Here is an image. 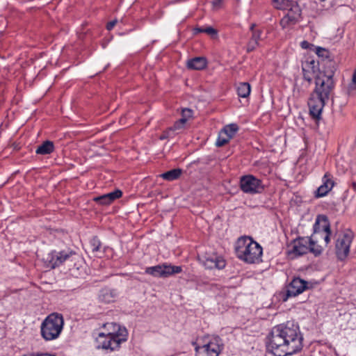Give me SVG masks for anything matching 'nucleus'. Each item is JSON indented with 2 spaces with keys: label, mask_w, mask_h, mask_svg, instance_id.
<instances>
[{
  "label": "nucleus",
  "mask_w": 356,
  "mask_h": 356,
  "mask_svg": "<svg viewBox=\"0 0 356 356\" xmlns=\"http://www.w3.org/2000/svg\"><path fill=\"white\" fill-rule=\"evenodd\" d=\"M303 338L299 326L288 321L275 326L269 336L266 346L275 356L292 355L302 348Z\"/></svg>",
  "instance_id": "nucleus-1"
},
{
  "label": "nucleus",
  "mask_w": 356,
  "mask_h": 356,
  "mask_svg": "<svg viewBox=\"0 0 356 356\" xmlns=\"http://www.w3.org/2000/svg\"><path fill=\"white\" fill-rule=\"evenodd\" d=\"M325 63L330 69L320 72L315 77V88L308 100L309 115L317 121L321 119L323 109L334 88V63L331 60H325Z\"/></svg>",
  "instance_id": "nucleus-2"
},
{
  "label": "nucleus",
  "mask_w": 356,
  "mask_h": 356,
  "mask_svg": "<svg viewBox=\"0 0 356 356\" xmlns=\"http://www.w3.org/2000/svg\"><path fill=\"white\" fill-rule=\"evenodd\" d=\"M237 257L247 264H259L262 261V247L250 236H242L236 242Z\"/></svg>",
  "instance_id": "nucleus-3"
},
{
  "label": "nucleus",
  "mask_w": 356,
  "mask_h": 356,
  "mask_svg": "<svg viewBox=\"0 0 356 356\" xmlns=\"http://www.w3.org/2000/svg\"><path fill=\"white\" fill-rule=\"evenodd\" d=\"M64 325L62 314L51 313L42 321L40 326L41 336L45 341H51L59 337Z\"/></svg>",
  "instance_id": "nucleus-4"
},
{
  "label": "nucleus",
  "mask_w": 356,
  "mask_h": 356,
  "mask_svg": "<svg viewBox=\"0 0 356 356\" xmlns=\"http://www.w3.org/2000/svg\"><path fill=\"white\" fill-rule=\"evenodd\" d=\"M79 259V256L74 251L70 250H54L43 258L47 266L51 268H55L67 262L70 269L72 267L78 269L79 267L76 266V261Z\"/></svg>",
  "instance_id": "nucleus-5"
},
{
  "label": "nucleus",
  "mask_w": 356,
  "mask_h": 356,
  "mask_svg": "<svg viewBox=\"0 0 356 356\" xmlns=\"http://www.w3.org/2000/svg\"><path fill=\"white\" fill-rule=\"evenodd\" d=\"M127 339V331L125 327H119L118 332L107 334L99 333L96 339L97 348H102L115 350L120 347L122 342L126 341Z\"/></svg>",
  "instance_id": "nucleus-6"
},
{
  "label": "nucleus",
  "mask_w": 356,
  "mask_h": 356,
  "mask_svg": "<svg viewBox=\"0 0 356 356\" xmlns=\"http://www.w3.org/2000/svg\"><path fill=\"white\" fill-rule=\"evenodd\" d=\"M222 349V340L219 336H213L202 346L195 348L196 356H218Z\"/></svg>",
  "instance_id": "nucleus-7"
},
{
  "label": "nucleus",
  "mask_w": 356,
  "mask_h": 356,
  "mask_svg": "<svg viewBox=\"0 0 356 356\" xmlns=\"http://www.w3.org/2000/svg\"><path fill=\"white\" fill-rule=\"evenodd\" d=\"M182 268L180 266H173L170 264L164 263L154 266L146 268V274L158 277H168L175 274L180 273Z\"/></svg>",
  "instance_id": "nucleus-8"
},
{
  "label": "nucleus",
  "mask_w": 356,
  "mask_h": 356,
  "mask_svg": "<svg viewBox=\"0 0 356 356\" xmlns=\"http://www.w3.org/2000/svg\"><path fill=\"white\" fill-rule=\"evenodd\" d=\"M240 187L243 192L250 194L259 193L264 190L261 181L251 175L241 177Z\"/></svg>",
  "instance_id": "nucleus-9"
},
{
  "label": "nucleus",
  "mask_w": 356,
  "mask_h": 356,
  "mask_svg": "<svg viewBox=\"0 0 356 356\" xmlns=\"http://www.w3.org/2000/svg\"><path fill=\"white\" fill-rule=\"evenodd\" d=\"M353 238L352 233H344L337 239L335 250L337 257L339 260L343 261L348 257Z\"/></svg>",
  "instance_id": "nucleus-10"
},
{
  "label": "nucleus",
  "mask_w": 356,
  "mask_h": 356,
  "mask_svg": "<svg viewBox=\"0 0 356 356\" xmlns=\"http://www.w3.org/2000/svg\"><path fill=\"white\" fill-rule=\"evenodd\" d=\"M285 10H287V13L280 20V25L283 28L296 24L301 16V9L296 1H293Z\"/></svg>",
  "instance_id": "nucleus-11"
},
{
  "label": "nucleus",
  "mask_w": 356,
  "mask_h": 356,
  "mask_svg": "<svg viewBox=\"0 0 356 356\" xmlns=\"http://www.w3.org/2000/svg\"><path fill=\"white\" fill-rule=\"evenodd\" d=\"M293 247L289 251V254L293 255L294 257H299L305 254L309 251V238L304 237H298L292 241Z\"/></svg>",
  "instance_id": "nucleus-12"
},
{
  "label": "nucleus",
  "mask_w": 356,
  "mask_h": 356,
  "mask_svg": "<svg viewBox=\"0 0 356 356\" xmlns=\"http://www.w3.org/2000/svg\"><path fill=\"white\" fill-rule=\"evenodd\" d=\"M307 282L299 277L294 278L287 287V297L296 296L307 289Z\"/></svg>",
  "instance_id": "nucleus-13"
},
{
  "label": "nucleus",
  "mask_w": 356,
  "mask_h": 356,
  "mask_svg": "<svg viewBox=\"0 0 356 356\" xmlns=\"http://www.w3.org/2000/svg\"><path fill=\"white\" fill-rule=\"evenodd\" d=\"M122 195V191L120 189H116L113 192L95 197L93 198V200L101 205L106 206L111 204L115 200L121 197Z\"/></svg>",
  "instance_id": "nucleus-14"
},
{
  "label": "nucleus",
  "mask_w": 356,
  "mask_h": 356,
  "mask_svg": "<svg viewBox=\"0 0 356 356\" xmlns=\"http://www.w3.org/2000/svg\"><path fill=\"white\" fill-rule=\"evenodd\" d=\"M334 185V182L332 179L330 174L325 173L323 177V184L318 188L316 192V197H321L326 195L332 190Z\"/></svg>",
  "instance_id": "nucleus-15"
},
{
  "label": "nucleus",
  "mask_w": 356,
  "mask_h": 356,
  "mask_svg": "<svg viewBox=\"0 0 356 356\" xmlns=\"http://www.w3.org/2000/svg\"><path fill=\"white\" fill-rule=\"evenodd\" d=\"M330 229V226L327 218L325 216H318L314 225V234L321 235L325 232H328Z\"/></svg>",
  "instance_id": "nucleus-16"
},
{
  "label": "nucleus",
  "mask_w": 356,
  "mask_h": 356,
  "mask_svg": "<svg viewBox=\"0 0 356 356\" xmlns=\"http://www.w3.org/2000/svg\"><path fill=\"white\" fill-rule=\"evenodd\" d=\"M204 264L206 268L209 269H222L225 266V261L222 257L212 255L205 258Z\"/></svg>",
  "instance_id": "nucleus-17"
},
{
  "label": "nucleus",
  "mask_w": 356,
  "mask_h": 356,
  "mask_svg": "<svg viewBox=\"0 0 356 356\" xmlns=\"http://www.w3.org/2000/svg\"><path fill=\"white\" fill-rule=\"evenodd\" d=\"M207 61L204 57H195L187 62V67L191 70H202L207 67Z\"/></svg>",
  "instance_id": "nucleus-18"
},
{
  "label": "nucleus",
  "mask_w": 356,
  "mask_h": 356,
  "mask_svg": "<svg viewBox=\"0 0 356 356\" xmlns=\"http://www.w3.org/2000/svg\"><path fill=\"white\" fill-rule=\"evenodd\" d=\"M262 31L258 29L257 31H253L252 36L247 44V51L250 52L256 49L259 45V41L261 38Z\"/></svg>",
  "instance_id": "nucleus-19"
},
{
  "label": "nucleus",
  "mask_w": 356,
  "mask_h": 356,
  "mask_svg": "<svg viewBox=\"0 0 356 356\" xmlns=\"http://www.w3.org/2000/svg\"><path fill=\"white\" fill-rule=\"evenodd\" d=\"M115 296L116 294L114 291L108 289H103L100 291L99 300L102 302L110 303L114 301Z\"/></svg>",
  "instance_id": "nucleus-20"
},
{
  "label": "nucleus",
  "mask_w": 356,
  "mask_h": 356,
  "mask_svg": "<svg viewBox=\"0 0 356 356\" xmlns=\"http://www.w3.org/2000/svg\"><path fill=\"white\" fill-rule=\"evenodd\" d=\"M54 150V145L52 141L46 140L41 145L38 146L35 153L38 154H49Z\"/></svg>",
  "instance_id": "nucleus-21"
},
{
  "label": "nucleus",
  "mask_w": 356,
  "mask_h": 356,
  "mask_svg": "<svg viewBox=\"0 0 356 356\" xmlns=\"http://www.w3.org/2000/svg\"><path fill=\"white\" fill-rule=\"evenodd\" d=\"M182 173L180 168H175L161 175V177L167 181H174L179 178Z\"/></svg>",
  "instance_id": "nucleus-22"
},
{
  "label": "nucleus",
  "mask_w": 356,
  "mask_h": 356,
  "mask_svg": "<svg viewBox=\"0 0 356 356\" xmlns=\"http://www.w3.org/2000/svg\"><path fill=\"white\" fill-rule=\"evenodd\" d=\"M251 91L250 85L247 82L240 83L237 87L238 95L243 98L248 97Z\"/></svg>",
  "instance_id": "nucleus-23"
},
{
  "label": "nucleus",
  "mask_w": 356,
  "mask_h": 356,
  "mask_svg": "<svg viewBox=\"0 0 356 356\" xmlns=\"http://www.w3.org/2000/svg\"><path fill=\"white\" fill-rule=\"evenodd\" d=\"M194 34H197L200 33H207L211 37L217 36L218 31L211 26L204 27H196L193 29Z\"/></svg>",
  "instance_id": "nucleus-24"
},
{
  "label": "nucleus",
  "mask_w": 356,
  "mask_h": 356,
  "mask_svg": "<svg viewBox=\"0 0 356 356\" xmlns=\"http://www.w3.org/2000/svg\"><path fill=\"white\" fill-rule=\"evenodd\" d=\"M309 250L312 252L315 256L320 255L323 251L321 245L316 244V241L312 237L309 238Z\"/></svg>",
  "instance_id": "nucleus-25"
},
{
  "label": "nucleus",
  "mask_w": 356,
  "mask_h": 356,
  "mask_svg": "<svg viewBox=\"0 0 356 356\" xmlns=\"http://www.w3.org/2000/svg\"><path fill=\"white\" fill-rule=\"evenodd\" d=\"M294 1L289 0H272L273 5L277 10H285Z\"/></svg>",
  "instance_id": "nucleus-26"
},
{
  "label": "nucleus",
  "mask_w": 356,
  "mask_h": 356,
  "mask_svg": "<svg viewBox=\"0 0 356 356\" xmlns=\"http://www.w3.org/2000/svg\"><path fill=\"white\" fill-rule=\"evenodd\" d=\"M238 127L235 124H231L229 125H226L222 130L225 135L227 136H230V139L234 136V134L237 132Z\"/></svg>",
  "instance_id": "nucleus-27"
},
{
  "label": "nucleus",
  "mask_w": 356,
  "mask_h": 356,
  "mask_svg": "<svg viewBox=\"0 0 356 356\" xmlns=\"http://www.w3.org/2000/svg\"><path fill=\"white\" fill-rule=\"evenodd\" d=\"M230 140V136H225L222 131H220L216 142L217 147H222L227 144Z\"/></svg>",
  "instance_id": "nucleus-28"
},
{
  "label": "nucleus",
  "mask_w": 356,
  "mask_h": 356,
  "mask_svg": "<svg viewBox=\"0 0 356 356\" xmlns=\"http://www.w3.org/2000/svg\"><path fill=\"white\" fill-rule=\"evenodd\" d=\"M90 245L92 248V250L93 252H97L99 250L100 246H101V242L98 239L97 236L92 238V239L90 241Z\"/></svg>",
  "instance_id": "nucleus-29"
},
{
  "label": "nucleus",
  "mask_w": 356,
  "mask_h": 356,
  "mask_svg": "<svg viewBox=\"0 0 356 356\" xmlns=\"http://www.w3.org/2000/svg\"><path fill=\"white\" fill-rule=\"evenodd\" d=\"M316 53L319 57L323 58H327L330 54L328 50L319 47L316 48Z\"/></svg>",
  "instance_id": "nucleus-30"
},
{
  "label": "nucleus",
  "mask_w": 356,
  "mask_h": 356,
  "mask_svg": "<svg viewBox=\"0 0 356 356\" xmlns=\"http://www.w3.org/2000/svg\"><path fill=\"white\" fill-rule=\"evenodd\" d=\"M175 135V133L172 130L170 127L164 131L161 135L159 136V139L163 140H165L168 138L172 137Z\"/></svg>",
  "instance_id": "nucleus-31"
},
{
  "label": "nucleus",
  "mask_w": 356,
  "mask_h": 356,
  "mask_svg": "<svg viewBox=\"0 0 356 356\" xmlns=\"http://www.w3.org/2000/svg\"><path fill=\"white\" fill-rule=\"evenodd\" d=\"M356 90V70H355L353 77H352V81L348 85V93H350L352 91Z\"/></svg>",
  "instance_id": "nucleus-32"
},
{
  "label": "nucleus",
  "mask_w": 356,
  "mask_h": 356,
  "mask_svg": "<svg viewBox=\"0 0 356 356\" xmlns=\"http://www.w3.org/2000/svg\"><path fill=\"white\" fill-rule=\"evenodd\" d=\"M193 111L189 108H184L181 112V117L185 118L186 120L192 117Z\"/></svg>",
  "instance_id": "nucleus-33"
},
{
  "label": "nucleus",
  "mask_w": 356,
  "mask_h": 356,
  "mask_svg": "<svg viewBox=\"0 0 356 356\" xmlns=\"http://www.w3.org/2000/svg\"><path fill=\"white\" fill-rule=\"evenodd\" d=\"M211 4L213 10H219L222 7L223 0H213Z\"/></svg>",
  "instance_id": "nucleus-34"
},
{
  "label": "nucleus",
  "mask_w": 356,
  "mask_h": 356,
  "mask_svg": "<svg viewBox=\"0 0 356 356\" xmlns=\"http://www.w3.org/2000/svg\"><path fill=\"white\" fill-rule=\"evenodd\" d=\"M330 234H331V230L330 229L328 232H325V233H323L321 235V237L324 238V241H325L326 245H327L329 243V242L330 241Z\"/></svg>",
  "instance_id": "nucleus-35"
},
{
  "label": "nucleus",
  "mask_w": 356,
  "mask_h": 356,
  "mask_svg": "<svg viewBox=\"0 0 356 356\" xmlns=\"http://www.w3.org/2000/svg\"><path fill=\"white\" fill-rule=\"evenodd\" d=\"M302 72L304 79L311 83L312 81V77L311 76L309 72L306 71L304 68H302Z\"/></svg>",
  "instance_id": "nucleus-36"
},
{
  "label": "nucleus",
  "mask_w": 356,
  "mask_h": 356,
  "mask_svg": "<svg viewBox=\"0 0 356 356\" xmlns=\"http://www.w3.org/2000/svg\"><path fill=\"white\" fill-rule=\"evenodd\" d=\"M184 125L179 124L177 121H176L172 127H170L173 132L175 133V131L179 130L182 128H184Z\"/></svg>",
  "instance_id": "nucleus-37"
},
{
  "label": "nucleus",
  "mask_w": 356,
  "mask_h": 356,
  "mask_svg": "<svg viewBox=\"0 0 356 356\" xmlns=\"http://www.w3.org/2000/svg\"><path fill=\"white\" fill-rule=\"evenodd\" d=\"M117 22H118L117 19H113V20L109 22L106 25L107 30L111 31L115 26Z\"/></svg>",
  "instance_id": "nucleus-38"
},
{
  "label": "nucleus",
  "mask_w": 356,
  "mask_h": 356,
  "mask_svg": "<svg viewBox=\"0 0 356 356\" xmlns=\"http://www.w3.org/2000/svg\"><path fill=\"white\" fill-rule=\"evenodd\" d=\"M300 46L302 49H307L310 47V46H313V45L311 44L309 42H307L306 40H303L302 42H301Z\"/></svg>",
  "instance_id": "nucleus-39"
},
{
  "label": "nucleus",
  "mask_w": 356,
  "mask_h": 356,
  "mask_svg": "<svg viewBox=\"0 0 356 356\" xmlns=\"http://www.w3.org/2000/svg\"><path fill=\"white\" fill-rule=\"evenodd\" d=\"M177 122H178L179 124H182V125H184V124H186V122H187V120H186L185 118H182V117H181V118H180L179 120H177Z\"/></svg>",
  "instance_id": "nucleus-40"
},
{
  "label": "nucleus",
  "mask_w": 356,
  "mask_h": 356,
  "mask_svg": "<svg viewBox=\"0 0 356 356\" xmlns=\"http://www.w3.org/2000/svg\"><path fill=\"white\" fill-rule=\"evenodd\" d=\"M254 26H255V24H251V26L250 27V29L252 31V33H253V31H257L258 30V29L254 30Z\"/></svg>",
  "instance_id": "nucleus-41"
},
{
  "label": "nucleus",
  "mask_w": 356,
  "mask_h": 356,
  "mask_svg": "<svg viewBox=\"0 0 356 356\" xmlns=\"http://www.w3.org/2000/svg\"><path fill=\"white\" fill-rule=\"evenodd\" d=\"M353 187L356 191V182L353 183Z\"/></svg>",
  "instance_id": "nucleus-42"
}]
</instances>
